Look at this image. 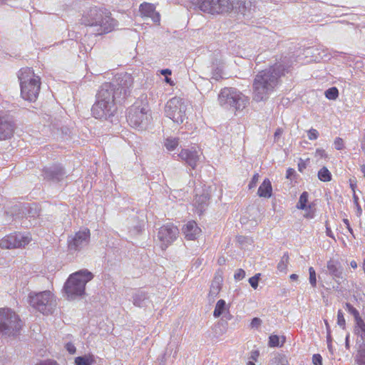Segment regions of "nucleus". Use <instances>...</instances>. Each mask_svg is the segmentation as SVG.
<instances>
[{
	"label": "nucleus",
	"mask_w": 365,
	"mask_h": 365,
	"mask_svg": "<svg viewBox=\"0 0 365 365\" xmlns=\"http://www.w3.org/2000/svg\"><path fill=\"white\" fill-rule=\"evenodd\" d=\"M287 68L281 63H277L269 68L259 71L253 82V99L257 102L267 99L279 83V78L284 76Z\"/></svg>",
	"instance_id": "1"
},
{
	"label": "nucleus",
	"mask_w": 365,
	"mask_h": 365,
	"mask_svg": "<svg viewBox=\"0 0 365 365\" xmlns=\"http://www.w3.org/2000/svg\"><path fill=\"white\" fill-rule=\"evenodd\" d=\"M86 26H97L98 34H108L115 29L118 21L111 16L109 11L96 6L91 8L82 17Z\"/></svg>",
	"instance_id": "2"
},
{
	"label": "nucleus",
	"mask_w": 365,
	"mask_h": 365,
	"mask_svg": "<svg viewBox=\"0 0 365 365\" xmlns=\"http://www.w3.org/2000/svg\"><path fill=\"white\" fill-rule=\"evenodd\" d=\"M110 85L101 86L96 95V102L91 108V113L97 119L107 120L114 115L116 111V100L110 95Z\"/></svg>",
	"instance_id": "3"
},
{
	"label": "nucleus",
	"mask_w": 365,
	"mask_h": 365,
	"mask_svg": "<svg viewBox=\"0 0 365 365\" xmlns=\"http://www.w3.org/2000/svg\"><path fill=\"white\" fill-rule=\"evenodd\" d=\"M18 78L20 82L21 98L29 102H35L41 89L39 76L35 75L33 69L26 67L20 69Z\"/></svg>",
	"instance_id": "4"
},
{
	"label": "nucleus",
	"mask_w": 365,
	"mask_h": 365,
	"mask_svg": "<svg viewBox=\"0 0 365 365\" xmlns=\"http://www.w3.org/2000/svg\"><path fill=\"white\" fill-rule=\"evenodd\" d=\"M93 277V274L87 269L80 270L70 275L64 284L63 290L69 300L85 294L86 284Z\"/></svg>",
	"instance_id": "5"
},
{
	"label": "nucleus",
	"mask_w": 365,
	"mask_h": 365,
	"mask_svg": "<svg viewBox=\"0 0 365 365\" xmlns=\"http://www.w3.org/2000/svg\"><path fill=\"white\" fill-rule=\"evenodd\" d=\"M134 78L130 73L123 72L117 73L111 82H106L101 86L110 85V95L116 100V103H123L130 96L133 88Z\"/></svg>",
	"instance_id": "6"
},
{
	"label": "nucleus",
	"mask_w": 365,
	"mask_h": 365,
	"mask_svg": "<svg viewBox=\"0 0 365 365\" xmlns=\"http://www.w3.org/2000/svg\"><path fill=\"white\" fill-rule=\"evenodd\" d=\"M22 322L10 308H0V336L16 337L20 334Z\"/></svg>",
	"instance_id": "7"
},
{
	"label": "nucleus",
	"mask_w": 365,
	"mask_h": 365,
	"mask_svg": "<svg viewBox=\"0 0 365 365\" xmlns=\"http://www.w3.org/2000/svg\"><path fill=\"white\" fill-rule=\"evenodd\" d=\"M28 303L43 314H52L56 307V301L51 292H31L28 296Z\"/></svg>",
	"instance_id": "8"
},
{
	"label": "nucleus",
	"mask_w": 365,
	"mask_h": 365,
	"mask_svg": "<svg viewBox=\"0 0 365 365\" xmlns=\"http://www.w3.org/2000/svg\"><path fill=\"white\" fill-rule=\"evenodd\" d=\"M218 102L225 108L242 110L247 106L248 98L235 88H225L218 95Z\"/></svg>",
	"instance_id": "9"
},
{
	"label": "nucleus",
	"mask_w": 365,
	"mask_h": 365,
	"mask_svg": "<svg viewBox=\"0 0 365 365\" xmlns=\"http://www.w3.org/2000/svg\"><path fill=\"white\" fill-rule=\"evenodd\" d=\"M190 8L215 15L227 13L233 9L230 0H190Z\"/></svg>",
	"instance_id": "10"
},
{
	"label": "nucleus",
	"mask_w": 365,
	"mask_h": 365,
	"mask_svg": "<svg viewBox=\"0 0 365 365\" xmlns=\"http://www.w3.org/2000/svg\"><path fill=\"white\" fill-rule=\"evenodd\" d=\"M186 110L187 106L185 101L180 98L174 97L167 102L165 113L166 116L173 122L180 124L186 118Z\"/></svg>",
	"instance_id": "11"
},
{
	"label": "nucleus",
	"mask_w": 365,
	"mask_h": 365,
	"mask_svg": "<svg viewBox=\"0 0 365 365\" xmlns=\"http://www.w3.org/2000/svg\"><path fill=\"white\" fill-rule=\"evenodd\" d=\"M150 117L145 108L135 104L128 109L127 121L131 127L143 129L148 124Z\"/></svg>",
	"instance_id": "12"
},
{
	"label": "nucleus",
	"mask_w": 365,
	"mask_h": 365,
	"mask_svg": "<svg viewBox=\"0 0 365 365\" xmlns=\"http://www.w3.org/2000/svg\"><path fill=\"white\" fill-rule=\"evenodd\" d=\"M90 230L87 228L79 230L74 235L68 237V250L73 254L78 252L88 246L90 242Z\"/></svg>",
	"instance_id": "13"
},
{
	"label": "nucleus",
	"mask_w": 365,
	"mask_h": 365,
	"mask_svg": "<svg viewBox=\"0 0 365 365\" xmlns=\"http://www.w3.org/2000/svg\"><path fill=\"white\" fill-rule=\"evenodd\" d=\"M178 233V227L173 225L162 226L158 233L161 249L163 250L167 249L177 239Z\"/></svg>",
	"instance_id": "14"
},
{
	"label": "nucleus",
	"mask_w": 365,
	"mask_h": 365,
	"mask_svg": "<svg viewBox=\"0 0 365 365\" xmlns=\"http://www.w3.org/2000/svg\"><path fill=\"white\" fill-rule=\"evenodd\" d=\"M31 240L29 236L21 233L10 234L0 240V247L3 249H14L23 247Z\"/></svg>",
	"instance_id": "15"
},
{
	"label": "nucleus",
	"mask_w": 365,
	"mask_h": 365,
	"mask_svg": "<svg viewBox=\"0 0 365 365\" xmlns=\"http://www.w3.org/2000/svg\"><path fill=\"white\" fill-rule=\"evenodd\" d=\"M327 268L328 274L336 283V286H334L333 288L337 291H339L340 284L344 280H345L343 275L344 269L341 264L336 260L330 259L327 262Z\"/></svg>",
	"instance_id": "16"
},
{
	"label": "nucleus",
	"mask_w": 365,
	"mask_h": 365,
	"mask_svg": "<svg viewBox=\"0 0 365 365\" xmlns=\"http://www.w3.org/2000/svg\"><path fill=\"white\" fill-rule=\"evenodd\" d=\"M43 175L45 180L53 182H58L67 176L64 168L59 164H53L44 168Z\"/></svg>",
	"instance_id": "17"
},
{
	"label": "nucleus",
	"mask_w": 365,
	"mask_h": 365,
	"mask_svg": "<svg viewBox=\"0 0 365 365\" xmlns=\"http://www.w3.org/2000/svg\"><path fill=\"white\" fill-rule=\"evenodd\" d=\"M15 125L9 115L0 114V140L10 138L14 133Z\"/></svg>",
	"instance_id": "18"
},
{
	"label": "nucleus",
	"mask_w": 365,
	"mask_h": 365,
	"mask_svg": "<svg viewBox=\"0 0 365 365\" xmlns=\"http://www.w3.org/2000/svg\"><path fill=\"white\" fill-rule=\"evenodd\" d=\"M233 9L235 8L238 12L244 16L250 17L256 11L255 0H237L232 1Z\"/></svg>",
	"instance_id": "19"
},
{
	"label": "nucleus",
	"mask_w": 365,
	"mask_h": 365,
	"mask_svg": "<svg viewBox=\"0 0 365 365\" xmlns=\"http://www.w3.org/2000/svg\"><path fill=\"white\" fill-rule=\"evenodd\" d=\"M182 161H184L187 165L190 166L192 169H195L197 166V163L200 159L199 151L195 148L182 149L181 152L178 155Z\"/></svg>",
	"instance_id": "20"
},
{
	"label": "nucleus",
	"mask_w": 365,
	"mask_h": 365,
	"mask_svg": "<svg viewBox=\"0 0 365 365\" xmlns=\"http://www.w3.org/2000/svg\"><path fill=\"white\" fill-rule=\"evenodd\" d=\"M139 11L141 16L151 18L155 24H160V14L155 11V7L153 4L148 2L142 3L139 6Z\"/></svg>",
	"instance_id": "21"
},
{
	"label": "nucleus",
	"mask_w": 365,
	"mask_h": 365,
	"mask_svg": "<svg viewBox=\"0 0 365 365\" xmlns=\"http://www.w3.org/2000/svg\"><path fill=\"white\" fill-rule=\"evenodd\" d=\"M185 237L188 240H194L199 236L201 230L195 221H189L182 228Z\"/></svg>",
	"instance_id": "22"
},
{
	"label": "nucleus",
	"mask_w": 365,
	"mask_h": 365,
	"mask_svg": "<svg viewBox=\"0 0 365 365\" xmlns=\"http://www.w3.org/2000/svg\"><path fill=\"white\" fill-rule=\"evenodd\" d=\"M16 209L19 211V214L21 217H35L38 215V210L35 204L31 205L29 203L20 204L16 205Z\"/></svg>",
	"instance_id": "23"
},
{
	"label": "nucleus",
	"mask_w": 365,
	"mask_h": 365,
	"mask_svg": "<svg viewBox=\"0 0 365 365\" xmlns=\"http://www.w3.org/2000/svg\"><path fill=\"white\" fill-rule=\"evenodd\" d=\"M222 276L217 274H215L210 286V289L209 292L210 297L215 298L218 295L222 289Z\"/></svg>",
	"instance_id": "24"
},
{
	"label": "nucleus",
	"mask_w": 365,
	"mask_h": 365,
	"mask_svg": "<svg viewBox=\"0 0 365 365\" xmlns=\"http://www.w3.org/2000/svg\"><path fill=\"white\" fill-rule=\"evenodd\" d=\"M272 194V187L270 180L266 178L258 188L257 195L261 197L269 198Z\"/></svg>",
	"instance_id": "25"
},
{
	"label": "nucleus",
	"mask_w": 365,
	"mask_h": 365,
	"mask_svg": "<svg viewBox=\"0 0 365 365\" xmlns=\"http://www.w3.org/2000/svg\"><path fill=\"white\" fill-rule=\"evenodd\" d=\"M149 298L147 294L141 290L137 291L133 296V303L135 306L143 307L146 305Z\"/></svg>",
	"instance_id": "26"
},
{
	"label": "nucleus",
	"mask_w": 365,
	"mask_h": 365,
	"mask_svg": "<svg viewBox=\"0 0 365 365\" xmlns=\"http://www.w3.org/2000/svg\"><path fill=\"white\" fill-rule=\"evenodd\" d=\"M210 195L207 193L196 195L194 203L197 209L202 212L209 204Z\"/></svg>",
	"instance_id": "27"
},
{
	"label": "nucleus",
	"mask_w": 365,
	"mask_h": 365,
	"mask_svg": "<svg viewBox=\"0 0 365 365\" xmlns=\"http://www.w3.org/2000/svg\"><path fill=\"white\" fill-rule=\"evenodd\" d=\"M355 321V333L360 336L361 339L365 342V322L361 317L354 319Z\"/></svg>",
	"instance_id": "28"
},
{
	"label": "nucleus",
	"mask_w": 365,
	"mask_h": 365,
	"mask_svg": "<svg viewBox=\"0 0 365 365\" xmlns=\"http://www.w3.org/2000/svg\"><path fill=\"white\" fill-rule=\"evenodd\" d=\"M269 365H288V360L284 354L275 353L269 360Z\"/></svg>",
	"instance_id": "29"
},
{
	"label": "nucleus",
	"mask_w": 365,
	"mask_h": 365,
	"mask_svg": "<svg viewBox=\"0 0 365 365\" xmlns=\"http://www.w3.org/2000/svg\"><path fill=\"white\" fill-rule=\"evenodd\" d=\"M229 308L227 307L226 302L224 299H220L217 301L215 310L213 312V316L215 318L220 317L226 310Z\"/></svg>",
	"instance_id": "30"
},
{
	"label": "nucleus",
	"mask_w": 365,
	"mask_h": 365,
	"mask_svg": "<svg viewBox=\"0 0 365 365\" xmlns=\"http://www.w3.org/2000/svg\"><path fill=\"white\" fill-rule=\"evenodd\" d=\"M94 362L93 356L91 355H83L75 359L76 365H92Z\"/></svg>",
	"instance_id": "31"
},
{
	"label": "nucleus",
	"mask_w": 365,
	"mask_h": 365,
	"mask_svg": "<svg viewBox=\"0 0 365 365\" xmlns=\"http://www.w3.org/2000/svg\"><path fill=\"white\" fill-rule=\"evenodd\" d=\"M318 178L321 181L329 182L331 180V174L327 167H323L318 172Z\"/></svg>",
	"instance_id": "32"
},
{
	"label": "nucleus",
	"mask_w": 365,
	"mask_h": 365,
	"mask_svg": "<svg viewBox=\"0 0 365 365\" xmlns=\"http://www.w3.org/2000/svg\"><path fill=\"white\" fill-rule=\"evenodd\" d=\"M282 340L279 341V336L277 335H271L269 337L268 344L270 347L282 346L285 342V337H282Z\"/></svg>",
	"instance_id": "33"
},
{
	"label": "nucleus",
	"mask_w": 365,
	"mask_h": 365,
	"mask_svg": "<svg viewBox=\"0 0 365 365\" xmlns=\"http://www.w3.org/2000/svg\"><path fill=\"white\" fill-rule=\"evenodd\" d=\"M308 196L309 194L307 192H303L300 197L299 202H297V207L299 210H307V202H308Z\"/></svg>",
	"instance_id": "34"
},
{
	"label": "nucleus",
	"mask_w": 365,
	"mask_h": 365,
	"mask_svg": "<svg viewBox=\"0 0 365 365\" xmlns=\"http://www.w3.org/2000/svg\"><path fill=\"white\" fill-rule=\"evenodd\" d=\"M165 148L171 151L175 150L178 145V139L176 138H168L165 141Z\"/></svg>",
	"instance_id": "35"
},
{
	"label": "nucleus",
	"mask_w": 365,
	"mask_h": 365,
	"mask_svg": "<svg viewBox=\"0 0 365 365\" xmlns=\"http://www.w3.org/2000/svg\"><path fill=\"white\" fill-rule=\"evenodd\" d=\"M324 95L329 100H336L339 96V91L336 87H331L324 92Z\"/></svg>",
	"instance_id": "36"
},
{
	"label": "nucleus",
	"mask_w": 365,
	"mask_h": 365,
	"mask_svg": "<svg viewBox=\"0 0 365 365\" xmlns=\"http://www.w3.org/2000/svg\"><path fill=\"white\" fill-rule=\"evenodd\" d=\"M288 260H289V255L287 253H284L281 259V261L278 263V265H277V269L280 272H283V271L286 270Z\"/></svg>",
	"instance_id": "37"
},
{
	"label": "nucleus",
	"mask_w": 365,
	"mask_h": 365,
	"mask_svg": "<svg viewBox=\"0 0 365 365\" xmlns=\"http://www.w3.org/2000/svg\"><path fill=\"white\" fill-rule=\"evenodd\" d=\"M309 280L312 287L317 286V275L314 269L312 267L309 268Z\"/></svg>",
	"instance_id": "38"
},
{
	"label": "nucleus",
	"mask_w": 365,
	"mask_h": 365,
	"mask_svg": "<svg viewBox=\"0 0 365 365\" xmlns=\"http://www.w3.org/2000/svg\"><path fill=\"white\" fill-rule=\"evenodd\" d=\"M260 276H261V274L257 273L255 276H253L249 279V283H250V286L255 289H256L258 287V283H259V281L260 279Z\"/></svg>",
	"instance_id": "39"
},
{
	"label": "nucleus",
	"mask_w": 365,
	"mask_h": 365,
	"mask_svg": "<svg viewBox=\"0 0 365 365\" xmlns=\"http://www.w3.org/2000/svg\"><path fill=\"white\" fill-rule=\"evenodd\" d=\"M345 307H346V309L351 314L354 316V319H356L357 317H360L359 315V312H358V310L354 307L350 303H346L345 304Z\"/></svg>",
	"instance_id": "40"
},
{
	"label": "nucleus",
	"mask_w": 365,
	"mask_h": 365,
	"mask_svg": "<svg viewBox=\"0 0 365 365\" xmlns=\"http://www.w3.org/2000/svg\"><path fill=\"white\" fill-rule=\"evenodd\" d=\"M337 324L343 329H345L346 321L344 317V314L341 309H339L337 312Z\"/></svg>",
	"instance_id": "41"
},
{
	"label": "nucleus",
	"mask_w": 365,
	"mask_h": 365,
	"mask_svg": "<svg viewBox=\"0 0 365 365\" xmlns=\"http://www.w3.org/2000/svg\"><path fill=\"white\" fill-rule=\"evenodd\" d=\"M353 200H354V205L356 207V215L360 216L362 213V209L359 202V197L356 195V193L353 194Z\"/></svg>",
	"instance_id": "42"
},
{
	"label": "nucleus",
	"mask_w": 365,
	"mask_h": 365,
	"mask_svg": "<svg viewBox=\"0 0 365 365\" xmlns=\"http://www.w3.org/2000/svg\"><path fill=\"white\" fill-rule=\"evenodd\" d=\"M335 149L338 150H341L344 148V140L342 138L338 137L335 139L334 142Z\"/></svg>",
	"instance_id": "43"
},
{
	"label": "nucleus",
	"mask_w": 365,
	"mask_h": 365,
	"mask_svg": "<svg viewBox=\"0 0 365 365\" xmlns=\"http://www.w3.org/2000/svg\"><path fill=\"white\" fill-rule=\"evenodd\" d=\"M245 277V271L242 269H237V271L234 275V278L235 280H241V279H244Z\"/></svg>",
	"instance_id": "44"
},
{
	"label": "nucleus",
	"mask_w": 365,
	"mask_h": 365,
	"mask_svg": "<svg viewBox=\"0 0 365 365\" xmlns=\"http://www.w3.org/2000/svg\"><path fill=\"white\" fill-rule=\"evenodd\" d=\"M308 138L311 140H316L319 136L318 131L314 128H311L308 131Z\"/></svg>",
	"instance_id": "45"
},
{
	"label": "nucleus",
	"mask_w": 365,
	"mask_h": 365,
	"mask_svg": "<svg viewBox=\"0 0 365 365\" xmlns=\"http://www.w3.org/2000/svg\"><path fill=\"white\" fill-rule=\"evenodd\" d=\"M262 320L258 317H255L250 323L251 328L258 329L262 324Z\"/></svg>",
	"instance_id": "46"
},
{
	"label": "nucleus",
	"mask_w": 365,
	"mask_h": 365,
	"mask_svg": "<svg viewBox=\"0 0 365 365\" xmlns=\"http://www.w3.org/2000/svg\"><path fill=\"white\" fill-rule=\"evenodd\" d=\"M259 178V175L258 173H256L253 175L252 180H250V182L248 185L249 189H252L256 186L257 182H258Z\"/></svg>",
	"instance_id": "47"
},
{
	"label": "nucleus",
	"mask_w": 365,
	"mask_h": 365,
	"mask_svg": "<svg viewBox=\"0 0 365 365\" xmlns=\"http://www.w3.org/2000/svg\"><path fill=\"white\" fill-rule=\"evenodd\" d=\"M312 362L314 365H322V357L319 354H315L312 356Z\"/></svg>",
	"instance_id": "48"
},
{
	"label": "nucleus",
	"mask_w": 365,
	"mask_h": 365,
	"mask_svg": "<svg viewBox=\"0 0 365 365\" xmlns=\"http://www.w3.org/2000/svg\"><path fill=\"white\" fill-rule=\"evenodd\" d=\"M66 349L69 354H73L76 353V349L72 343L69 342L66 344Z\"/></svg>",
	"instance_id": "49"
},
{
	"label": "nucleus",
	"mask_w": 365,
	"mask_h": 365,
	"mask_svg": "<svg viewBox=\"0 0 365 365\" xmlns=\"http://www.w3.org/2000/svg\"><path fill=\"white\" fill-rule=\"evenodd\" d=\"M36 365H59L56 361L47 359L38 363Z\"/></svg>",
	"instance_id": "50"
},
{
	"label": "nucleus",
	"mask_w": 365,
	"mask_h": 365,
	"mask_svg": "<svg viewBox=\"0 0 365 365\" xmlns=\"http://www.w3.org/2000/svg\"><path fill=\"white\" fill-rule=\"evenodd\" d=\"M222 78L221 76V70L218 68L212 73V78H214L217 81H218L220 78Z\"/></svg>",
	"instance_id": "51"
},
{
	"label": "nucleus",
	"mask_w": 365,
	"mask_h": 365,
	"mask_svg": "<svg viewBox=\"0 0 365 365\" xmlns=\"http://www.w3.org/2000/svg\"><path fill=\"white\" fill-rule=\"evenodd\" d=\"M316 156L320 157L321 158H326L327 157V154L326 153L325 150L323 149H317L316 150Z\"/></svg>",
	"instance_id": "52"
},
{
	"label": "nucleus",
	"mask_w": 365,
	"mask_h": 365,
	"mask_svg": "<svg viewBox=\"0 0 365 365\" xmlns=\"http://www.w3.org/2000/svg\"><path fill=\"white\" fill-rule=\"evenodd\" d=\"M283 133V129L281 128H278L275 133H274V141H277L278 139L280 138V136L282 135Z\"/></svg>",
	"instance_id": "53"
},
{
	"label": "nucleus",
	"mask_w": 365,
	"mask_h": 365,
	"mask_svg": "<svg viewBox=\"0 0 365 365\" xmlns=\"http://www.w3.org/2000/svg\"><path fill=\"white\" fill-rule=\"evenodd\" d=\"M296 172L293 168H288L286 173V178L287 179H292V176L295 175Z\"/></svg>",
	"instance_id": "54"
},
{
	"label": "nucleus",
	"mask_w": 365,
	"mask_h": 365,
	"mask_svg": "<svg viewBox=\"0 0 365 365\" xmlns=\"http://www.w3.org/2000/svg\"><path fill=\"white\" fill-rule=\"evenodd\" d=\"M364 349L360 351V357L361 358V362H365V342L363 341Z\"/></svg>",
	"instance_id": "55"
},
{
	"label": "nucleus",
	"mask_w": 365,
	"mask_h": 365,
	"mask_svg": "<svg viewBox=\"0 0 365 365\" xmlns=\"http://www.w3.org/2000/svg\"><path fill=\"white\" fill-rule=\"evenodd\" d=\"M326 234L328 237H329L332 239H334V234H333L331 228L327 226V224L326 225Z\"/></svg>",
	"instance_id": "56"
},
{
	"label": "nucleus",
	"mask_w": 365,
	"mask_h": 365,
	"mask_svg": "<svg viewBox=\"0 0 365 365\" xmlns=\"http://www.w3.org/2000/svg\"><path fill=\"white\" fill-rule=\"evenodd\" d=\"M327 334V345H328L329 349H331V331H329Z\"/></svg>",
	"instance_id": "57"
},
{
	"label": "nucleus",
	"mask_w": 365,
	"mask_h": 365,
	"mask_svg": "<svg viewBox=\"0 0 365 365\" xmlns=\"http://www.w3.org/2000/svg\"><path fill=\"white\" fill-rule=\"evenodd\" d=\"M160 73L163 76H165V77L171 75V73H172L171 70H170L168 68L161 70Z\"/></svg>",
	"instance_id": "58"
},
{
	"label": "nucleus",
	"mask_w": 365,
	"mask_h": 365,
	"mask_svg": "<svg viewBox=\"0 0 365 365\" xmlns=\"http://www.w3.org/2000/svg\"><path fill=\"white\" fill-rule=\"evenodd\" d=\"M305 168H306V163L304 162H303L302 160H301L300 163H299V164H298L299 171H300L302 173L303 171V170Z\"/></svg>",
	"instance_id": "59"
},
{
	"label": "nucleus",
	"mask_w": 365,
	"mask_h": 365,
	"mask_svg": "<svg viewBox=\"0 0 365 365\" xmlns=\"http://www.w3.org/2000/svg\"><path fill=\"white\" fill-rule=\"evenodd\" d=\"M350 187H351V190L353 191V194L356 193L355 189L356 187V183L350 180Z\"/></svg>",
	"instance_id": "60"
},
{
	"label": "nucleus",
	"mask_w": 365,
	"mask_h": 365,
	"mask_svg": "<svg viewBox=\"0 0 365 365\" xmlns=\"http://www.w3.org/2000/svg\"><path fill=\"white\" fill-rule=\"evenodd\" d=\"M324 324L326 325V329H327V333H328L329 331H331L330 330V327H329V324L328 323V321L327 320H324Z\"/></svg>",
	"instance_id": "61"
},
{
	"label": "nucleus",
	"mask_w": 365,
	"mask_h": 365,
	"mask_svg": "<svg viewBox=\"0 0 365 365\" xmlns=\"http://www.w3.org/2000/svg\"><path fill=\"white\" fill-rule=\"evenodd\" d=\"M305 217L307 218H313L314 217V213L313 212H307L305 215H304Z\"/></svg>",
	"instance_id": "62"
},
{
	"label": "nucleus",
	"mask_w": 365,
	"mask_h": 365,
	"mask_svg": "<svg viewBox=\"0 0 365 365\" xmlns=\"http://www.w3.org/2000/svg\"><path fill=\"white\" fill-rule=\"evenodd\" d=\"M350 265L353 269H356L357 267V263L354 260L351 262Z\"/></svg>",
	"instance_id": "63"
},
{
	"label": "nucleus",
	"mask_w": 365,
	"mask_h": 365,
	"mask_svg": "<svg viewBox=\"0 0 365 365\" xmlns=\"http://www.w3.org/2000/svg\"><path fill=\"white\" fill-rule=\"evenodd\" d=\"M225 262V259L224 257H220L218 259V263L220 265L223 264Z\"/></svg>",
	"instance_id": "64"
}]
</instances>
